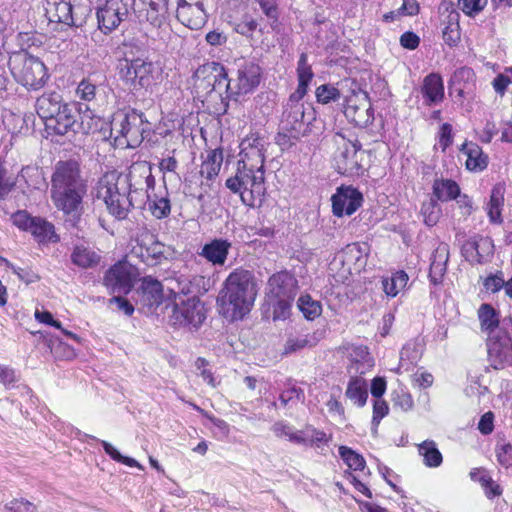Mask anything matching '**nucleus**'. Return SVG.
Masks as SVG:
<instances>
[{
	"mask_svg": "<svg viewBox=\"0 0 512 512\" xmlns=\"http://www.w3.org/2000/svg\"><path fill=\"white\" fill-rule=\"evenodd\" d=\"M257 295L253 274L246 269H236L225 280L220 296V311L234 321L250 312Z\"/></svg>",
	"mask_w": 512,
	"mask_h": 512,
	"instance_id": "f257e3e1",
	"label": "nucleus"
},
{
	"mask_svg": "<svg viewBox=\"0 0 512 512\" xmlns=\"http://www.w3.org/2000/svg\"><path fill=\"white\" fill-rule=\"evenodd\" d=\"M129 179L117 172L105 173L99 180L97 186V198L104 201L109 213L118 219L126 217L131 200Z\"/></svg>",
	"mask_w": 512,
	"mask_h": 512,
	"instance_id": "f03ea898",
	"label": "nucleus"
},
{
	"mask_svg": "<svg viewBox=\"0 0 512 512\" xmlns=\"http://www.w3.org/2000/svg\"><path fill=\"white\" fill-rule=\"evenodd\" d=\"M226 187L238 193L245 205L254 207L265 195V171L238 166L235 176L226 180Z\"/></svg>",
	"mask_w": 512,
	"mask_h": 512,
	"instance_id": "7ed1b4c3",
	"label": "nucleus"
},
{
	"mask_svg": "<svg viewBox=\"0 0 512 512\" xmlns=\"http://www.w3.org/2000/svg\"><path fill=\"white\" fill-rule=\"evenodd\" d=\"M166 309L169 321L174 326L197 329L206 319L204 305L196 297H187L183 294L175 295Z\"/></svg>",
	"mask_w": 512,
	"mask_h": 512,
	"instance_id": "20e7f679",
	"label": "nucleus"
},
{
	"mask_svg": "<svg viewBox=\"0 0 512 512\" xmlns=\"http://www.w3.org/2000/svg\"><path fill=\"white\" fill-rule=\"evenodd\" d=\"M9 65L15 79L28 89L38 90L48 79L44 63L27 53L14 55L10 58Z\"/></svg>",
	"mask_w": 512,
	"mask_h": 512,
	"instance_id": "39448f33",
	"label": "nucleus"
},
{
	"mask_svg": "<svg viewBox=\"0 0 512 512\" xmlns=\"http://www.w3.org/2000/svg\"><path fill=\"white\" fill-rule=\"evenodd\" d=\"M337 149L334 153L336 169L343 175H359L364 170L366 152L362 149L358 140H350L341 134L333 138Z\"/></svg>",
	"mask_w": 512,
	"mask_h": 512,
	"instance_id": "423d86ee",
	"label": "nucleus"
},
{
	"mask_svg": "<svg viewBox=\"0 0 512 512\" xmlns=\"http://www.w3.org/2000/svg\"><path fill=\"white\" fill-rule=\"evenodd\" d=\"M367 255L365 250L356 243L347 245L329 264V270L335 281L345 283L349 278L365 267Z\"/></svg>",
	"mask_w": 512,
	"mask_h": 512,
	"instance_id": "0eeeda50",
	"label": "nucleus"
},
{
	"mask_svg": "<svg viewBox=\"0 0 512 512\" xmlns=\"http://www.w3.org/2000/svg\"><path fill=\"white\" fill-rule=\"evenodd\" d=\"M194 87L201 95L217 92L221 96L224 92L233 91L224 66L217 62L203 64L195 71Z\"/></svg>",
	"mask_w": 512,
	"mask_h": 512,
	"instance_id": "6e6552de",
	"label": "nucleus"
},
{
	"mask_svg": "<svg viewBox=\"0 0 512 512\" xmlns=\"http://www.w3.org/2000/svg\"><path fill=\"white\" fill-rule=\"evenodd\" d=\"M135 242L131 249V256L139 258L148 265L159 264L172 258L175 253L171 246L158 241L156 236L148 231L140 233Z\"/></svg>",
	"mask_w": 512,
	"mask_h": 512,
	"instance_id": "1a4fd4ad",
	"label": "nucleus"
},
{
	"mask_svg": "<svg viewBox=\"0 0 512 512\" xmlns=\"http://www.w3.org/2000/svg\"><path fill=\"white\" fill-rule=\"evenodd\" d=\"M141 124V116L137 113H117L111 122V135L119 144L135 147L142 141Z\"/></svg>",
	"mask_w": 512,
	"mask_h": 512,
	"instance_id": "9d476101",
	"label": "nucleus"
},
{
	"mask_svg": "<svg viewBox=\"0 0 512 512\" xmlns=\"http://www.w3.org/2000/svg\"><path fill=\"white\" fill-rule=\"evenodd\" d=\"M139 276L138 269L126 261L113 265L104 276L103 283L113 294H127Z\"/></svg>",
	"mask_w": 512,
	"mask_h": 512,
	"instance_id": "9b49d317",
	"label": "nucleus"
},
{
	"mask_svg": "<svg viewBox=\"0 0 512 512\" xmlns=\"http://www.w3.org/2000/svg\"><path fill=\"white\" fill-rule=\"evenodd\" d=\"M344 114L356 126L366 127L374 118L368 95L361 90L352 91L345 98Z\"/></svg>",
	"mask_w": 512,
	"mask_h": 512,
	"instance_id": "f8f14e48",
	"label": "nucleus"
},
{
	"mask_svg": "<svg viewBox=\"0 0 512 512\" xmlns=\"http://www.w3.org/2000/svg\"><path fill=\"white\" fill-rule=\"evenodd\" d=\"M127 6L123 0H97L98 26L104 33H109L119 26L127 16Z\"/></svg>",
	"mask_w": 512,
	"mask_h": 512,
	"instance_id": "ddd939ff",
	"label": "nucleus"
},
{
	"mask_svg": "<svg viewBox=\"0 0 512 512\" xmlns=\"http://www.w3.org/2000/svg\"><path fill=\"white\" fill-rule=\"evenodd\" d=\"M488 356L495 369L512 366V339L507 333L499 331L488 338Z\"/></svg>",
	"mask_w": 512,
	"mask_h": 512,
	"instance_id": "4468645a",
	"label": "nucleus"
},
{
	"mask_svg": "<svg viewBox=\"0 0 512 512\" xmlns=\"http://www.w3.org/2000/svg\"><path fill=\"white\" fill-rule=\"evenodd\" d=\"M153 70L152 63L146 62L142 59H134L126 61L124 67L121 69L123 79L130 84L133 89L148 88L153 83Z\"/></svg>",
	"mask_w": 512,
	"mask_h": 512,
	"instance_id": "2eb2a0df",
	"label": "nucleus"
},
{
	"mask_svg": "<svg viewBox=\"0 0 512 512\" xmlns=\"http://www.w3.org/2000/svg\"><path fill=\"white\" fill-rule=\"evenodd\" d=\"M240 148L238 166L264 170L265 141L262 138L250 135L242 140Z\"/></svg>",
	"mask_w": 512,
	"mask_h": 512,
	"instance_id": "dca6fc26",
	"label": "nucleus"
},
{
	"mask_svg": "<svg viewBox=\"0 0 512 512\" xmlns=\"http://www.w3.org/2000/svg\"><path fill=\"white\" fill-rule=\"evenodd\" d=\"M176 17L192 30L202 28L207 21L204 0H178Z\"/></svg>",
	"mask_w": 512,
	"mask_h": 512,
	"instance_id": "f3484780",
	"label": "nucleus"
},
{
	"mask_svg": "<svg viewBox=\"0 0 512 512\" xmlns=\"http://www.w3.org/2000/svg\"><path fill=\"white\" fill-rule=\"evenodd\" d=\"M87 188L86 181L81 176L78 162L74 160L60 161L55 165L51 179V187Z\"/></svg>",
	"mask_w": 512,
	"mask_h": 512,
	"instance_id": "a211bd4d",
	"label": "nucleus"
},
{
	"mask_svg": "<svg viewBox=\"0 0 512 512\" xmlns=\"http://www.w3.org/2000/svg\"><path fill=\"white\" fill-rule=\"evenodd\" d=\"M87 188L51 187V199L58 210L65 214L77 213Z\"/></svg>",
	"mask_w": 512,
	"mask_h": 512,
	"instance_id": "6ab92c4d",
	"label": "nucleus"
},
{
	"mask_svg": "<svg viewBox=\"0 0 512 512\" xmlns=\"http://www.w3.org/2000/svg\"><path fill=\"white\" fill-rule=\"evenodd\" d=\"M261 68L252 63H244L238 68L237 78L231 81V94L243 95L253 91L260 83Z\"/></svg>",
	"mask_w": 512,
	"mask_h": 512,
	"instance_id": "aec40b11",
	"label": "nucleus"
},
{
	"mask_svg": "<svg viewBox=\"0 0 512 512\" xmlns=\"http://www.w3.org/2000/svg\"><path fill=\"white\" fill-rule=\"evenodd\" d=\"M310 107L305 105L287 106L282 115L283 128L290 132V136L298 138L305 133V124L309 120Z\"/></svg>",
	"mask_w": 512,
	"mask_h": 512,
	"instance_id": "412c9836",
	"label": "nucleus"
},
{
	"mask_svg": "<svg viewBox=\"0 0 512 512\" xmlns=\"http://www.w3.org/2000/svg\"><path fill=\"white\" fill-rule=\"evenodd\" d=\"M125 176L129 179L130 192L145 191L147 198H151L149 190L154 189L155 179L150 163L146 161L134 163L130 167L129 174Z\"/></svg>",
	"mask_w": 512,
	"mask_h": 512,
	"instance_id": "4be33fe9",
	"label": "nucleus"
},
{
	"mask_svg": "<svg viewBox=\"0 0 512 512\" xmlns=\"http://www.w3.org/2000/svg\"><path fill=\"white\" fill-rule=\"evenodd\" d=\"M362 194L352 187H341L332 196L334 215L341 217L353 214L361 205Z\"/></svg>",
	"mask_w": 512,
	"mask_h": 512,
	"instance_id": "5701e85b",
	"label": "nucleus"
},
{
	"mask_svg": "<svg viewBox=\"0 0 512 512\" xmlns=\"http://www.w3.org/2000/svg\"><path fill=\"white\" fill-rule=\"evenodd\" d=\"M296 280L287 272H279L272 275L268 281L267 297L269 300L284 297H295Z\"/></svg>",
	"mask_w": 512,
	"mask_h": 512,
	"instance_id": "b1692460",
	"label": "nucleus"
},
{
	"mask_svg": "<svg viewBox=\"0 0 512 512\" xmlns=\"http://www.w3.org/2000/svg\"><path fill=\"white\" fill-rule=\"evenodd\" d=\"M345 350L352 362L349 367L350 374L363 375L373 367L374 361L366 346L348 345Z\"/></svg>",
	"mask_w": 512,
	"mask_h": 512,
	"instance_id": "393cba45",
	"label": "nucleus"
},
{
	"mask_svg": "<svg viewBox=\"0 0 512 512\" xmlns=\"http://www.w3.org/2000/svg\"><path fill=\"white\" fill-rule=\"evenodd\" d=\"M45 12L50 22L67 25L74 22L73 6L66 0H46Z\"/></svg>",
	"mask_w": 512,
	"mask_h": 512,
	"instance_id": "a878e982",
	"label": "nucleus"
},
{
	"mask_svg": "<svg viewBox=\"0 0 512 512\" xmlns=\"http://www.w3.org/2000/svg\"><path fill=\"white\" fill-rule=\"evenodd\" d=\"M75 123L76 117L69 105L66 104L46 121V126L58 135H65L73 129Z\"/></svg>",
	"mask_w": 512,
	"mask_h": 512,
	"instance_id": "bb28decb",
	"label": "nucleus"
},
{
	"mask_svg": "<svg viewBox=\"0 0 512 512\" xmlns=\"http://www.w3.org/2000/svg\"><path fill=\"white\" fill-rule=\"evenodd\" d=\"M231 243L224 239H214L205 244L200 253L213 265H223L226 262Z\"/></svg>",
	"mask_w": 512,
	"mask_h": 512,
	"instance_id": "cd10ccee",
	"label": "nucleus"
},
{
	"mask_svg": "<svg viewBox=\"0 0 512 512\" xmlns=\"http://www.w3.org/2000/svg\"><path fill=\"white\" fill-rule=\"evenodd\" d=\"M65 105L60 94L56 92L44 93L36 101V111L42 119L47 121Z\"/></svg>",
	"mask_w": 512,
	"mask_h": 512,
	"instance_id": "c85d7f7f",
	"label": "nucleus"
},
{
	"mask_svg": "<svg viewBox=\"0 0 512 512\" xmlns=\"http://www.w3.org/2000/svg\"><path fill=\"white\" fill-rule=\"evenodd\" d=\"M448 259V245L444 243L439 244L433 252L430 264V277L434 284L439 283L444 276Z\"/></svg>",
	"mask_w": 512,
	"mask_h": 512,
	"instance_id": "c756f323",
	"label": "nucleus"
},
{
	"mask_svg": "<svg viewBox=\"0 0 512 512\" xmlns=\"http://www.w3.org/2000/svg\"><path fill=\"white\" fill-rule=\"evenodd\" d=\"M461 151L466 156V167L470 171H481L487 167L488 159L476 143H465Z\"/></svg>",
	"mask_w": 512,
	"mask_h": 512,
	"instance_id": "7c9ffc66",
	"label": "nucleus"
},
{
	"mask_svg": "<svg viewBox=\"0 0 512 512\" xmlns=\"http://www.w3.org/2000/svg\"><path fill=\"white\" fill-rule=\"evenodd\" d=\"M474 73L469 68H461L456 71L451 79L450 91L456 97H463L464 94L470 93L473 86Z\"/></svg>",
	"mask_w": 512,
	"mask_h": 512,
	"instance_id": "2f4dec72",
	"label": "nucleus"
},
{
	"mask_svg": "<svg viewBox=\"0 0 512 512\" xmlns=\"http://www.w3.org/2000/svg\"><path fill=\"white\" fill-rule=\"evenodd\" d=\"M137 2V0H135ZM147 6L146 18L155 27H161L166 20L168 0H138Z\"/></svg>",
	"mask_w": 512,
	"mask_h": 512,
	"instance_id": "473e14b6",
	"label": "nucleus"
},
{
	"mask_svg": "<svg viewBox=\"0 0 512 512\" xmlns=\"http://www.w3.org/2000/svg\"><path fill=\"white\" fill-rule=\"evenodd\" d=\"M142 301L147 306H158L163 298L162 284L151 277L143 279L141 284Z\"/></svg>",
	"mask_w": 512,
	"mask_h": 512,
	"instance_id": "72a5a7b5",
	"label": "nucleus"
},
{
	"mask_svg": "<svg viewBox=\"0 0 512 512\" xmlns=\"http://www.w3.org/2000/svg\"><path fill=\"white\" fill-rule=\"evenodd\" d=\"M505 185L503 183L496 184L490 195V200L487 205V213L492 223L502 222V207L504 204Z\"/></svg>",
	"mask_w": 512,
	"mask_h": 512,
	"instance_id": "f704fd0d",
	"label": "nucleus"
},
{
	"mask_svg": "<svg viewBox=\"0 0 512 512\" xmlns=\"http://www.w3.org/2000/svg\"><path fill=\"white\" fill-rule=\"evenodd\" d=\"M72 262L84 269L93 268L100 263L101 256L84 245L76 246L71 254Z\"/></svg>",
	"mask_w": 512,
	"mask_h": 512,
	"instance_id": "c9c22d12",
	"label": "nucleus"
},
{
	"mask_svg": "<svg viewBox=\"0 0 512 512\" xmlns=\"http://www.w3.org/2000/svg\"><path fill=\"white\" fill-rule=\"evenodd\" d=\"M422 92L430 103H437L444 98V85L438 74H430L425 77Z\"/></svg>",
	"mask_w": 512,
	"mask_h": 512,
	"instance_id": "e433bc0d",
	"label": "nucleus"
},
{
	"mask_svg": "<svg viewBox=\"0 0 512 512\" xmlns=\"http://www.w3.org/2000/svg\"><path fill=\"white\" fill-rule=\"evenodd\" d=\"M480 327L489 337L499 326V314L490 304H482L478 309Z\"/></svg>",
	"mask_w": 512,
	"mask_h": 512,
	"instance_id": "4c0bfd02",
	"label": "nucleus"
},
{
	"mask_svg": "<svg viewBox=\"0 0 512 512\" xmlns=\"http://www.w3.org/2000/svg\"><path fill=\"white\" fill-rule=\"evenodd\" d=\"M460 193L458 184L451 179H436L433 184V194L440 201L455 199Z\"/></svg>",
	"mask_w": 512,
	"mask_h": 512,
	"instance_id": "58836bf2",
	"label": "nucleus"
},
{
	"mask_svg": "<svg viewBox=\"0 0 512 512\" xmlns=\"http://www.w3.org/2000/svg\"><path fill=\"white\" fill-rule=\"evenodd\" d=\"M223 162V153L220 150H212L206 160L202 163L200 174L207 180L214 179L221 169Z\"/></svg>",
	"mask_w": 512,
	"mask_h": 512,
	"instance_id": "ea45409f",
	"label": "nucleus"
},
{
	"mask_svg": "<svg viewBox=\"0 0 512 512\" xmlns=\"http://www.w3.org/2000/svg\"><path fill=\"white\" fill-rule=\"evenodd\" d=\"M346 396L358 406H364L368 398L366 382L360 377H352L347 390Z\"/></svg>",
	"mask_w": 512,
	"mask_h": 512,
	"instance_id": "a19ab883",
	"label": "nucleus"
},
{
	"mask_svg": "<svg viewBox=\"0 0 512 512\" xmlns=\"http://www.w3.org/2000/svg\"><path fill=\"white\" fill-rule=\"evenodd\" d=\"M297 75H298V87L296 89V94L304 97L307 93L308 84L313 78V72L307 63V55L301 54L298 67H297Z\"/></svg>",
	"mask_w": 512,
	"mask_h": 512,
	"instance_id": "79ce46f5",
	"label": "nucleus"
},
{
	"mask_svg": "<svg viewBox=\"0 0 512 512\" xmlns=\"http://www.w3.org/2000/svg\"><path fill=\"white\" fill-rule=\"evenodd\" d=\"M408 275L404 271H398L391 277L382 280V286L387 296L395 297L408 283Z\"/></svg>",
	"mask_w": 512,
	"mask_h": 512,
	"instance_id": "37998d69",
	"label": "nucleus"
},
{
	"mask_svg": "<svg viewBox=\"0 0 512 512\" xmlns=\"http://www.w3.org/2000/svg\"><path fill=\"white\" fill-rule=\"evenodd\" d=\"M38 241H58V237L54 232V226L41 218H35L34 223L30 226V231Z\"/></svg>",
	"mask_w": 512,
	"mask_h": 512,
	"instance_id": "c03bdc74",
	"label": "nucleus"
},
{
	"mask_svg": "<svg viewBox=\"0 0 512 512\" xmlns=\"http://www.w3.org/2000/svg\"><path fill=\"white\" fill-rule=\"evenodd\" d=\"M418 451L423 456L426 466L438 467L442 463V454L433 441H424L418 446Z\"/></svg>",
	"mask_w": 512,
	"mask_h": 512,
	"instance_id": "a18cd8bd",
	"label": "nucleus"
},
{
	"mask_svg": "<svg viewBox=\"0 0 512 512\" xmlns=\"http://www.w3.org/2000/svg\"><path fill=\"white\" fill-rule=\"evenodd\" d=\"M297 306L305 318L313 320L320 316L322 308L318 301L313 300L309 295H303L298 299Z\"/></svg>",
	"mask_w": 512,
	"mask_h": 512,
	"instance_id": "49530a36",
	"label": "nucleus"
},
{
	"mask_svg": "<svg viewBox=\"0 0 512 512\" xmlns=\"http://www.w3.org/2000/svg\"><path fill=\"white\" fill-rule=\"evenodd\" d=\"M339 454L346 465L353 470H363L365 467L364 458L347 446L339 447Z\"/></svg>",
	"mask_w": 512,
	"mask_h": 512,
	"instance_id": "de8ad7c7",
	"label": "nucleus"
},
{
	"mask_svg": "<svg viewBox=\"0 0 512 512\" xmlns=\"http://www.w3.org/2000/svg\"><path fill=\"white\" fill-rule=\"evenodd\" d=\"M101 444L106 454H108L114 461L125 464L129 467H136L140 470H143V466L136 461L135 459L123 456L112 444L107 441L102 440Z\"/></svg>",
	"mask_w": 512,
	"mask_h": 512,
	"instance_id": "09e8293b",
	"label": "nucleus"
},
{
	"mask_svg": "<svg viewBox=\"0 0 512 512\" xmlns=\"http://www.w3.org/2000/svg\"><path fill=\"white\" fill-rule=\"evenodd\" d=\"M258 29V22L250 15H244L240 21L234 24V30L238 34L247 38H253L254 33Z\"/></svg>",
	"mask_w": 512,
	"mask_h": 512,
	"instance_id": "8fccbe9b",
	"label": "nucleus"
},
{
	"mask_svg": "<svg viewBox=\"0 0 512 512\" xmlns=\"http://www.w3.org/2000/svg\"><path fill=\"white\" fill-rule=\"evenodd\" d=\"M103 121L100 117L92 115L88 110L83 112L81 116L80 126L85 134H92L102 128Z\"/></svg>",
	"mask_w": 512,
	"mask_h": 512,
	"instance_id": "3c124183",
	"label": "nucleus"
},
{
	"mask_svg": "<svg viewBox=\"0 0 512 512\" xmlns=\"http://www.w3.org/2000/svg\"><path fill=\"white\" fill-rule=\"evenodd\" d=\"M294 297H284L280 299L269 300L273 307V318L274 320L286 319L290 314L291 302Z\"/></svg>",
	"mask_w": 512,
	"mask_h": 512,
	"instance_id": "603ef678",
	"label": "nucleus"
},
{
	"mask_svg": "<svg viewBox=\"0 0 512 512\" xmlns=\"http://www.w3.org/2000/svg\"><path fill=\"white\" fill-rule=\"evenodd\" d=\"M149 209L156 218H164L170 213V201L167 197L155 196L154 199L150 198Z\"/></svg>",
	"mask_w": 512,
	"mask_h": 512,
	"instance_id": "864d4df0",
	"label": "nucleus"
},
{
	"mask_svg": "<svg viewBox=\"0 0 512 512\" xmlns=\"http://www.w3.org/2000/svg\"><path fill=\"white\" fill-rule=\"evenodd\" d=\"M421 212L424 217V221L428 226H434L438 222L441 215L440 207L433 200L424 203Z\"/></svg>",
	"mask_w": 512,
	"mask_h": 512,
	"instance_id": "5fc2aeb1",
	"label": "nucleus"
},
{
	"mask_svg": "<svg viewBox=\"0 0 512 512\" xmlns=\"http://www.w3.org/2000/svg\"><path fill=\"white\" fill-rule=\"evenodd\" d=\"M339 90L330 85H321L316 90L317 101L322 104H327L330 101L339 99Z\"/></svg>",
	"mask_w": 512,
	"mask_h": 512,
	"instance_id": "6e6d98bb",
	"label": "nucleus"
},
{
	"mask_svg": "<svg viewBox=\"0 0 512 512\" xmlns=\"http://www.w3.org/2000/svg\"><path fill=\"white\" fill-rule=\"evenodd\" d=\"M3 262H4L6 268L11 269L12 272L14 274H16L18 276V278L21 281L25 282L26 284H30V283H33V282H36L39 280V276L37 274L33 273L31 270L15 267L11 262H9L6 259H3Z\"/></svg>",
	"mask_w": 512,
	"mask_h": 512,
	"instance_id": "4d7b16f0",
	"label": "nucleus"
},
{
	"mask_svg": "<svg viewBox=\"0 0 512 512\" xmlns=\"http://www.w3.org/2000/svg\"><path fill=\"white\" fill-rule=\"evenodd\" d=\"M419 12V4L417 0H403L401 7L396 12L386 14L385 19L393 18L396 15L413 16Z\"/></svg>",
	"mask_w": 512,
	"mask_h": 512,
	"instance_id": "13d9d810",
	"label": "nucleus"
},
{
	"mask_svg": "<svg viewBox=\"0 0 512 512\" xmlns=\"http://www.w3.org/2000/svg\"><path fill=\"white\" fill-rule=\"evenodd\" d=\"M487 0H458V7L467 15H474L483 10Z\"/></svg>",
	"mask_w": 512,
	"mask_h": 512,
	"instance_id": "bf43d9fd",
	"label": "nucleus"
},
{
	"mask_svg": "<svg viewBox=\"0 0 512 512\" xmlns=\"http://www.w3.org/2000/svg\"><path fill=\"white\" fill-rule=\"evenodd\" d=\"M307 346H312L307 337L289 338L284 345L283 354H292Z\"/></svg>",
	"mask_w": 512,
	"mask_h": 512,
	"instance_id": "052dcab7",
	"label": "nucleus"
},
{
	"mask_svg": "<svg viewBox=\"0 0 512 512\" xmlns=\"http://www.w3.org/2000/svg\"><path fill=\"white\" fill-rule=\"evenodd\" d=\"M483 285L487 291L492 293L498 292L500 289L504 288L505 280L503 278L502 272H498L497 274H491L484 279Z\"/></svg>",
	"mask_w": 512,
	"mask_h": 512,
	"instance_id": "680f3d73",
	"label": "nucleus"
},
{
	"mask_svg": "<svg viewBox=\"0 0 512 512\" xmlns=\"http://www.w3.org/2000/svg\"><path fill=\"white\" fill-rule=\"evenodd\" d=\"M393 403L403 411H409L413 407L412 396L404 390H399L393 394Z\"/></svg>",
	"mask_w": 512,
	"mask_h": 512,
	"instance_id": "e2e57ef3",
	"label": "nucleus"
},
{
	"mask_svg": "<svg viewBox=\"0 0 512 512\" xmlns=\"http://www.w3.org/2000/svg\"><path fill=\"white\" fill-rule=\"evenodd\" d=\"M35 506L29 501L14 499L4 507V512H35Z\"/></svg>",
	"mask_w": 512,
	"mask_h": 512,
	"instance_id": "0e129e2a",
	"label": "nucleus"
},
{
	"mask_svg": "<svg viewBox=\"0 0 512 512\" xmlns=\"http://www.w3.org/2000/svg\"><path fill=\"white\" fill-rule=\"evenodd\" d=\"M76 93L80 99L91 101L96 95V86L84 79L79 83Z\"/></svg>",
	"mask_w": 512,
	"mask_h": 512,
	"instance_id": "69168bd1",
	"label": "nucleus"
},
{
	"mask_svg": "<svg viewBox=\"0 0 512 512\" xmlns=\"http://www.w3.org/2000/svg\"><path fill=\"white\" fill-rule=\"evenodd\" d=\"M479 482L485 489V493L488 497L499 496L502 493L500 486L495 483L490 476L483 474L479 478Z\"/></svg>",
	"mask_w": 512,
	"mask_h": 512,
	"instance_id": "338daca9",
	"label": "nucleus"
},
{
	"mask_svg": "<svg viewBox=\"0 0 512 512\" xmlns=\"http://www.w3.org/2000/svg\"><path fill=\"white\" fill-rule=\"evenodd\" d=\"M479 139L484 143H490L497 133V127L493 120L486 119L484 126L478 132Z\"/></svg>",
	"mask_w": 512,
	"mask_h": 512,
	"instance_id": "774afa93",
	"label": "nucleus"
}]
</instances>
